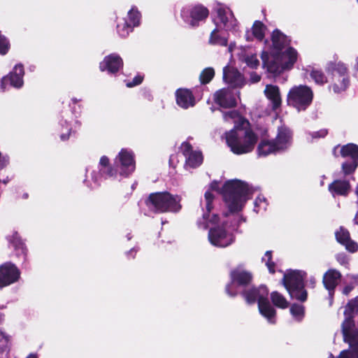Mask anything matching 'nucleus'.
Wrapping results in <instances>:
<instances>
[{
	"label": "nucleus",
	"mask_w": 358,
	"mask_h": 358,
	"mask_svg": "<svg viewBox=\"0 0 358 358\" xmlns=\"http://www.w3.org/2000/svg\"><path fill=\"white\" fill-rule=\"evenodd\" d=\"M290 313L295 320L300 321L304 315V308L301 305L293 304L290 308Z\"/></svg>",
	"instance_id": "35"
},
{
	"label": "nucleus",
	"mask_w": 358,
	"mask_h": 358,
	"mask_svg": "<svg viewBox=\"0 0 358 358\" xmlns=\"http://www.w3.org/2000/svg\"><path fill=\"white\" fill-rule=\"evenodd\" d=\"M143 79V76L138 75V76H135V78L133 79V80L131 82H128L127 83V86L128 87H132L136 85H138L142 83Z\"/></svg>",
	"instance_id": "46"
},
{
	"label": "nucleus",
	"mask_w": 358,
	"mask_h": 358,
	"mask_svg": "<svg viewBox=\"0 0 358 358\" xmlns=\"http://www.w3.org/2000/svg\"><path fill=\"white\" fill-rule=\"evenodd\" d=\"M335 236L337 241L345 246V249L350 252H355L358 250V244L350 238L348 231L343 227H340L336 232Z\"/></svg>",
	"instance_id": "25"
},
{
	"label": "nucleus",
	"mask_w": 358,
	"mask_h": 358,
	"mask_svg": "<svg viewBox=\"0 0 358 358\" xmlns=\"http://www.w3.org/2000/svg\"><path fill=\"white\" fill-rule=\"evenodd\" d=\"M214 19L215 27L236 34L238 31L236 19L232 11L227 7H220Z\"/></svg>",
	"instance_id": "12"
},
{
	"label": "nucleus",
	"mask_w": 358,
	"mask_h": 358,
	"mask_svg": "<svg viewBox=\"0 0 358 358\" xmlns=\"http://www.w3.org/2000/svg\"><path fill=\"white\" fill-rule=\"evenodd\" d=\"M245 37H246V40L247 41H251L252 38H250V36H249V34L247 33L246 35H245Z\"/></svg>",
	"instance_id": "57"
},
{
	"label": "nucleus",
	"mask_w": 358,
	"mask_h": 358,
	"mask_svg": "<svg viewBox=\"0 0 358 358\" xmlns=\"http://www.w3.org/2000/svg\"><path fill=\"white\" fill-rule=\"evenodd\" d=\"M20 278L18 268L10 262H6L0 266V287L15 283Z\"/></svg>",
	"instance_id": "16"
},
{
	"label": "nucleus",
	"mask_w": 358,
	"mask_h": 358,
	"mask_svg": "<svg viewBox=\"0 0 358 358\" xmlns=\"http://www.w3.org/2000/svg\"><path fill=\"white\" fill-rule=\"evenodd\" d=\"M215 71L211 67L206 68L200 75V80L203 84L208 83L214 77Z\"/></svg>",
	"instance_id": "36"
},
{
	"label": "nucleus",
	"mask_w": 358,
	"mask_h": 358,
	"mask_svg": "<svg viewBox=\"0 0 358 358\" xmlns=\"http://www.w3.org/2000/svg\"><path fill=\"white\" fill-rule=\"evenodd\" d=\"M338 148H339V147H336V148H334V152H336V150H337V149H338Z\"/></svg>",
	"instance_id": "58"
},
{
	"label": "nucleus",
	"mask_w": 358,
	"mask_h": 358,
	"mask_svg": "<svg viewBox=\"0 0 358 358\" xmlns=\"http://www.w3.org/2000/svg\"><path fill=\"white\" fill-rule=\"evenodd\" d=\"M13 244L16 250H19L22 255H26L27 248L24 244L20 239L16 238L15 240L13 242Z\"/></svg>",
	"instance_id": "43"
},
{
	"label": "nucleus",
	"mask_w": 358,
	"mask_h": 358,
	"mask_svg": "<svg viewBox=\"0 0 358 358\" xmlns=\"http://www.w3.org/2000/svg\"><path fill=\"white\" fill-rule=\"evenodd\" d=\"M352 69L355 72V74L358 73V56H357L355 59V63L352 66Z\"/></svg>",
	"instance_id": "50"
},
{
	"label": "nucleus",
	"mask_w": 358,
	"mask_h": 358,
	"mask_svg": "<svg viewBox=\"0 0 358 358\" xmlns=\"http://www.w3.org/2000/svg\"><path fill=\"white\" fill-rule=\"evenodd\" d=\"M271 299L273 305L280 308L284 309L289 306V302L286 299L277 292H273L271 294Z\"/></svg>",
	"instance_id": "32"
},
{
	"label": "nucleus",
	"mask_w": 358,
	"mask_h": 358,
	"mask_svg": "<svg viewBox=\"0 0 358 358\" xmlns=\"http://www.w3.org/2000/svg\"><path fill=\"white\" fill-rule=\"evenodd\" d=\"M214 100L217 104L222 108H232L237 104L236 95L229 89H222L214 94Z\"/></svg>",
	"instance_id": "19"
},
{
	"label": "nucleus",
	"mask_w": 358,
	"mask_h": 358,
	"mask_svg": "<svg viewBox=\"0 0 358 358\" xmlns=\"http://www.w3.org/2000/svg\"><path fill=\"white\" fill-rule=\"evenodd\" d=\"M267 208L266 200L263 196H258L255 201V210L257 213L266 210Z\"/></svg>",
	"instance_id": "41"
},
{
	"label": "nucleus",
	"mask_w": 358,
	"mask_h": 358,
	"mask_svg": "<svg viewBox=\"0 0 358 358\" xmlns=\"http://www.w3.org/2000/svg\"><path fill=\"white\" fill-rule=\"evenodd\" d=\"M176 103L182 108L192 107L195 104L194 97L189 90L179 89L176 92Z\"/></svg>",
	"instance_id": "26"
},
{
	"label": "nucleus",
	"mask_w": 358,
	"mask_h": 358,
	"mask_svg": "<svg viewBox=\"0 0 358 358\" xmlns=\"http://www.w3.org/2000/svg\"><path fill=\"white\" fill-rule=\"evenodd\" d=\"M357 1H358V0H357Z\"/></svg>",
	"instance_id": "60"
},
{
	"label": "nucleus",
	"mask_w": 358,
	"mask_h": 358,
	"mask_svg": "<svg viewBox=\"0 0 358 358\" xmlns=\"http://www.w3.org/2000/svg\"><path fill=\"white\" fill-rule=\"evenodd\" d=\"M180 198L168 192L151 194L147 201V206L155 212H178L181 208Z\"/></svg>",
	"instance_id": "8"
},
{
	"label": "nucleus",
	"mask_w": 358,
	"mask_h": 358,
	"mask_svg": "<svg viewBox=\"0 0 358 358\" xmlns=\"http://www.w3.org/2000/svg\"><path fill=\"white\" fill-rule=\"evenodd\" d=\"M279 151L287 149L292 143V133L290 129L285 126L278 129L277 136L273 141Z\"/></svg>",
	"instance_id": "23"
},
{
	"label": "nucleus",
	"mask_w": 358,
	"mask_h": 358,
	"mask_svg": "<svg viewBox=\"0 0 358 358\" xmlns=\"http://www.w3.org/2000/svg\"><path fill=\"white\" fill-rule=\"evenodd\" d=\"M123 66V61L120 55L110 54L104 57L99 64V69L101 71H107L109 73H115Z\"/></svg>",
	"instance_id": "22"
},
{
	"label": "nucleus",
	"mask_w": 358,
	"mask_h": 358,
	"mask_svg": "<svg viewBox=\"0 0 358 358\" xmlns=\"http://www.w3.org/2000/svg\"><path fill=\"white\" fill-rule=\"evenodd\" d=\"M350 291H351V287H345V288H344V289H343V293H344L345 294H348Z\"/></svg>",
	"instance_id": "52"
},
{
	"label": "nucleus",
	"mask_w": 358,
	"mask_h": 358,
	"mask_svg": "<svg viewBox=\"0 0 358 358\" xmlns=\"http://www.w3.org/2000/svg\"><path fill=\"white\" fill-rule=\"evenodd\" d=\"M9 163V157L8 155H1L0 152V169L6 166Z\"/></svg>",
	"instance_id": "48"
},
{
	"label": "nucleus",
	"mask_w": 358,
	"mask_h": 358,
	"mask_svg": "<svg viewBox=\"0 0 358 358\" xmlns=\"http://www.w3.org/2000/svg\"><path fill=\"white\" fill-rule=\"evenodd\" d=\"M358 313V297L350 301L345 307L344 315L345 320L342 324V331L344 341L348 343L358 357V329L355 327L352 320V313Z\"/></svg>",
	"instance_id": "6"
},
{
	"label": "nucleus",
	"mask_w": 358,
	"mask_h": 358,
	"mask_svg": "<svg viewBox=\"0 0 358 358\" xmlns=\"http://www.w3.org/2000/svg\"><path fill=\"white\" fill-rule=\"evenodd\" d=\"M306 276L305 271L299 270H290L284 275L283 285L292 298L301 301L306 300L307 292L304 289L303 284Z\"/></svg>",
	"instance_id": "9"
},
{
	"label": "nucleus",
	"mask_w": 358,
	"mask_h": 358,
	"mask_svg": "<svg viewBox=\"0 0 358 358\" xmlns=\"http://www.w3.org/2000/svg\"><path fill=\"white\" fill-rule=\"evenodd\" d=\"M358 166V161L353 160L349 162H345L342 164V170L345 175L352 173Z\"/></svg>",
	"instance_id": "38"
},
{
	"label": "nucleus",
	"mask_w": 358,
	"mask_h": 358,
	"mask_svg": "<svg viewBox=\"0 0 358 358\" xmlns=\"http://www.w3.org/2000/svg\"><path fill=\"white\" fill-rule=\"evenodd\" d=\"M242 59L252 69H257L259 65V62L257 56L253 54L247 55L244 56Z\"/></svg>",
	"instance_id": "37"
},
{
	"label": "nucleus",
	"mask_w": 358,
	"mask_h": 358,
	"mask_svg": "<svg viewBox=\"0 0 358 358\" xmlns=\"http://www.w3.org/2000/svg\"><path fill=\"white\" fill-rule=\"evenodd\" d=\"M340 152L343 157H350L351 161H358V145L348 143L340 148Z\"/></svg>",
	"instance_id": "30"
},
{
	"label": "nucleus",
	"mask_w": 358,
	"mask_h": 358,
	"mask_svg": "<svg viewBox=\"0 0 358 358\" xmlns=\"http://www.w3.org/2000/svg\"><path fill=\"white\" fill-rule=\"evenodd\" d=\"M313 96L310 87L306 85H294L286 95V103L298 112L304 111L311 105Z\"/></svg>",
	"instance_id": "7"
},
{
	"label": "nucleus",
	"mask_w": 358,
	"mask_h": 358,
	"mask_svg": "<svg viewBox=\"0 0 358 358\" xmlns=\"http://www.w3.org/2000/svg\"><path fill=\"white\" fill-rule=\"evenodd\" d=\"M309 75L317 85H323L328 82L327 78L320 69L313 68L310 71Z\"/></svg>",
	"instance_id": "31"
},
{
	"label": "nucleus",
	"mask_w": 358,
	"mask_h": 358,
	"mask_svg": "<svg viewBox=\"0 0 358 358\" xmlns=\"http://www.w3.org/2000/svg\"><path fill=\"white\" fill-rule=\"evenodd\" d=\"M10 345V337L3 331L0 330V352H3L8 350Z\"/></svg>",
	"instance_id": "39"
},
{
	"label": "nucleus",
	"mask_w": 358,
	"mask_h": 358,
	"mask_svg": "<svg viewBox=\"0 0 358 358\" xmlns=\"http://www.w3.org/2000/svg\"><path fill=\"white\" fill-rule=\"evenodd\" d=\"M264 93L266 99L270 101L272 110H276L281 107L282 97L278 86L266 85Z\"/></svg>",
	"instance_id": "24"
},
{
	"label": "nucleus",
	"mask_w": 358,
	"mask_h": 358,
	"mask_svg": "<svg viewBox=\"0 0 358 358\" xmlns=\"http://www.w3.org/2000/svg\"><path fill=\"white\" fill-rule=\"evenodd\" d=\"M24 70L22 64H16L13 70L1 80L0 88L5 92L8 85L14 88L20 89L24 85Z\"/></svg>",
	"instance_id": "15"
},
{
	"label": "nucleus",
	"mask_w": 358,
	"mask_h": 358,
	"mask_svg": "<svg viewBox=\"0 0 358 358\" xmlns=\"http://www.w3.org/2000/svg\"><path fill=\"white\" fill-rule=\"evenodd\" d=\"M327 134V131L326 129H321L317 131H314L311 133L310 135L313 138H324Z\"/></svg>",
	"instance_id": "47"
},
{
	"label": "nucleus",
	"mask_w": 358,
	"mask_h": 358,
	"mask_svg": "<svg viewBox=\"0 0 358 358\" xmlns=\"http://www.w3.org/2000/svg\"><path fill=\"white\" fill-rule=\"evenodd\" d=\"M229 33V31L221 30L215 27L210 34L209 43L215 45L226 46L228 43Z\"/></svg>",
	"instance_id": "28"
},
{
	"label": "nucleus",
	"mask_w": 358,
	"mask_h": 358,
	"mask_svg": "<svg viewBox=\"0 0 358 358\" xmlns=\"http://www.w3.org/2000/svg\"><path fill=\"white\" fill-rule=\"evenodd\" d=\"M234 48H235V44H234V43H231V44L229 45V48H228L229 52H233V50H234Z\"/></svg>",
	"instance_id": "51"
},
{
	"label": "nucleus",
	"mask_w": 358,
	"mask_h": 358,
	"mask_svg": "<svg viewBox=\"0 0 358 358\" xmlns=\"http://www.w3.org/2000/svg\"><path fill=\"white\" fill-rule=\"evenodd\" d=\"M98 168L99 173L95 171L92 173V180L95 182H99L102 176L106 178H115L117 176L127 178L136 169L135 154L131 149L122 148L114 159L113 167L110 164L109 158L103 155L99 159Z\"/></svg>",
	"instance_id": "3"
},
{
	"label": "nucleus",
	"mask_w": 358,
	"mask_h": 358,
	"mask_svg": "<svg viewBox=\"0 0 358 358\" xmlns=\"http://www.w3.org/2000/svg\"><path fill=\"white\" fill-rule=\"evenodd\" d=\"M272 255L271 251H266L264 256L262 257V262L265 263L270 273L275 272V264L271 261Z\"/></svg>",
	"instance_id": "40"
},
{
	"label": "nucleus",
	"mask_w": 358,
	"mask_h": 358,
	"mask_svg": "<svg viewBox=\"0 0 358 358\" xmlns=\"http://www.w3.org/2000/svg\"><path fill=\"white\" fill-rule=\"evenodd\" d=\"M223 119L226 122L234 124V127L224 134L230 150L237 155L251 152L259 138L250 127V122L235 110L224 113Z\"/></svg>",
	"instance_id": "2"
},
{
	"label": "nucleus",
	"mask_w": 358,
	"mask_h": 358,
	"mask_svg": "<svg viewBox=\"0 0 358 358\" xmlns=\"http://www.w3.org/2000/svg\"><path fill=\"white\" fill-rule=\"evenodd\" d=\"M350 189L349 182L345 180H336L329 185V191L334 197L348 195Z\"/></svg>",
	"instance_id": "27"
},
{
	"label": "nucleus",
	"mask_w": 358,
	"mask_h": 358,
	"mask_svg": "<svg viewBox=\"0 0 358 358\" xmlns=\"http://www.w3.org/2000/svg\"><path fill=\"white\" fill-rule=\"evenodd\" d=\"M208 14V10L201 5L184 8L181 11L183 20L193 27L198 26L199 22L204 20Z\"/></svg>",
	"instance_id": "14"
},
{
	"label": "nucleus",
	"mask_w": 358,
	"mask_h": 358,
	"mask_svg": "<svg viewBox=\"0 0 358 358\" xmlns=\"http://www.w3.org/2000/svg\"><path fill=\"white\" fill-rule=\"evenodd\" d=\"M27 358H38L36 355L31 354L27 357Z\"/></svg>",
	"instance_id": "56"
},
{
	"label": "nucleus",
	"mask_w": 358,
	"mask_h": 358,
	"mask_svg": "<svg viewBox=\"0 0 358 358\" xmlns=\"http://www.w3.org/2000/svg\"><path fill=\"white\" fill-rule=\"evenodd\" d=\"M266 31V27L260 21H255L252 27V33L255 38L259 41L263 40Z\"/></svg>",
	"instance_id": "33"
},
{
	"label": "nucleus",
	"mask_w": 358,
	"mask_h": 358,
	"mask_svg": "<svg viewBox=\"0 0 358 358\" xmlns=\"http://www.w3.org/2000/svg\"><path fill=\"white\" fill-rule=\"evenodd\" d=\"M141 13L136 8H131L127 16L117 18V31L120 36L125 38L140 24Z\"/></svg>",
	"instance_id": "13"
},
{
	"label": "nucleus",
	"mask_w": 358,
	"mask_h": 358,
	"mask_svg": "<svg viewBox=\"0 0 358 358\" xmlns=\"http://www.w3.org/2000/svg\"><path fill=\"white\" fill-rule=\"evenodd\" d=\"M350 350H343L337 358H358L355 353L352 350L350 345Z\"/></svg>",
	"instance_id": "44"
},
{
	"label": "nucleus",
	"mask_w": 358,
	"mask_h": 358,
	"mask_svg": "<svg viewBox=\"0 0 358 358\" xmlns=\"http://www.w3.org/2000/svg\"><path fill=\"white\" fill-rule=\"evenodd\" d=\"M136 249H134V248L131 249V250L129 252V254H131V255L136 254Z\"/></svg>",
	"instance_id": "55"
},
{
	"label": "nucleus",
	"mask_w": 358,
	"mask_h": 358,
	"mask_svg": "<svg viewBox=\"0 0 358 358\" xmlns=\"http://www.w3.org/2000/svg\"><path fill=\"white\" fill-rule=\"evenodd\" d=\"M276 152H279V150L274 141L263 140L257 147V154L259 157H266Z\"/></svg>",
	"instance_id": "29"
},
{
	"label": "nucleus",
	"mask_w": 358,
	"mask_h": 358,
	"mask_svg": "<svg viewBox=\"0 0 358 358\" xmlns=\"http://www.w3.org/2000/svg\"><path fill=\"white\" fill-rule=\"evenodd\" d=\"M341 274L336 269L328 270L323 276V284L329 294V305H332L334 289L338 285Z\"/></svg>",
	"instance_id": "21"
},
{
	"label": "nucleus",
	"mask_w": 358,
	"mask_h": 358,
	"mask_svg": "<svg viewBox=\"0 0 358 358\" xmlns=\"http://www.w3.org/2000/svg\"><path fill=\"white\" fill-rule=\"evenodd\" d=\"M290 40L287 36L278 29H275L271 34V45L268 55H275L280 53V51L289 46Z\"/></svg>",
	"instance_id": "18"
},
{
	"label": "nucleus",
	"mask_w": 358,
	"mask_h": 358,
	"mask_svg": "<svg viewBox=\"0 0 358 358\" xmlns=\"http://www.w3.org/2000/svg\"><path fill=\"white\" fill-rule=\"evenodd\" d=\"M354 221H355V223L356 224H358V210H357V214H356V215L355 217Z\"/></svg>",
	"instance_id": "54"
},
{
	"label": "nucleus",
	"mask_w": 358,
	"mask_h": 358,
	"mask_svg": "<svg viewBox=\"0 0 358 358\" xmlns=\"http://www.w3.org/2000/svg\"><path fill=\"white\" fill-rule=\"evenodd\" d=\"M8 42L6 38L0 34V54L5 55L8 50Z\"/></svg>",
	"instance_id": "42"
},
{
	"label": "nucleus",
	"mask_w": 358,
	"mask_h": 358,
	"mask_svg": "<svg viewBox=\"0 0 358 358\" xmlns=\"http://www.w3.org/2000/svg\"><path fill=\"white\" fill-rule=\"evenodd\" d=\"M260 79H261L260 76H259L256 73H252L250 75V80L252 83H257L260 80Z\"/></svg>",
	"instance_id": "49"
},
{
	"label": "nucleus",
	"mask_w": 358,
	"mask_h": 358,
	"mask_svg": "<svg viewBox=\"0 0 358 358\" xmlns=\"http://www.w3.org/2000/svg\"><path fill=\"white\" fill-rule=\"evenodd\" d=\"M60 129V138L62 141H66L69 139L71 131L72 130V127L70 124L67 122L66 120H62L59 122Z\"/></svg>",
	"instance_id": "34"
},
{
	"label": "nucleus",
	"mask_w": 358,
	"mask_h": 358,
	"mask_svg": "<svg viewBox=\"0 0 358 358\" xmlns=\"http://www.w3.org/2000/svg\"><path fill=\"white\" fill-rule=\"evenodd\" d=\"M231 282L227 285L226 292L230 296H235L241 292L243 287L252 280V275L243 268L239 266L230 273Z\"/></svg>",
	"instance_id": "11"
},
{
	"label": "nucleus",
	"mask_w": 358,
	"mask_h": 358,
	"mask_svg": "<svg viewBox=\"0 0 358 358\" xmlns=\"http://www.w3.org/2000/svg\"><path fill=\"white\" fill-rule=\"evenodd\" d=\"M336 259L338 262V263L341 265L346 266L348 264V256L344 253H340L336 255Z\"/></svg>",
	"instance_id": "45"
},
{
	"label": "nucleus",
	"mask_w": 358,
	"mask_h": 358,
	"mask_svg": "<svg viewBox=\"0 0 358 358\" xmlns=\"http://www.w3.org/2000/svg\"><path fill=\"white\" fill-rule=\"evenodd\" d=\"M180 150L185 157V169L198 167L203 162V156L200 151L193 150L188 142H183L180 145Z\"/></svg>",
	"instance_id": "17"
},
{
	"label": "nucleus",
	"mask_w": 358,
	"mask_h": 358,
	"mask_svg": "<svg viewBox=\"0 0 358 358\" xmlns=\"http://www.w3.org/2000/svg\"><path fill=\"white\" fill-rule=\"evenodd\" d=\"M223 80L233 87H241L245 83L243 75L231 66H227L223 69Z\"/></svg>",
	"instance_id": "20"
},
{
	"label": "nucleus",
	"mask_w": 358,
	"mask_h": 358,
	"mask_svg": "<svg viewBox=\"0 0 358 358\" xmlns=\"http://www.w3.org/2000/svg\"><path fill=\"white\" fill-rule=\"evenodd\" d=\"M309 282H310V283L311 284V285H312L313 287H314V285H315V278L311 277V278L309 279Z\"/></svg>",
	"instance_id": "53"
},
{
	"label": "nucleus",
	"mask_w": 358,
	"mask_h": 358,
	"mask_svg": "<svg viewBox=\"0 0 358 358\" xmlns=\"http://www.w3.org/2000/svg\"><path fill=\"white\" fill-rule=\"evenodd\" d=\"M213 181L209 189L205 192L204 198L201 201L203 213L201 220H198L199 228L206 229L210 228L208 240L214 246L224 248L230 245L234 241V231L237 229L234 224H228L226 220L227 214H223L221 218L217 214L210 213L213 208L212 202L214 199L213 192L222 194L224 201L231 213L242 209L246 201L249 199V188L243 182L238 180L227 181L222 185Z\"/></svg>",
	"instance_id": "1"
},
{
	"label": "nucleus",
	"mask_w": 358,
	"mask_h": 358,
	"mask_svg": "<svg viewBox=\"0 0 358 358\" xmlns=\"http://www.w3.org/2000/svg\"><path fill=\"white\" fill-rule=\"evenodd\" d=\"M329 358H334V356H333V355H332V354H330V355H329Z\"/></svg>",
	"instance_id": "59"
},
{
	"label": "nucleus",
	"mask_w": 358,
	"mask_h": 358,
	"mask_svg": "<svg viewBox=\"0 0 358 358\" xmlns=\"http://www.w3.org/2000/svg\"><path fill=\"white\" fill-rule=\"evenodd\" d=\"M243 296L248 304L257 302L259 313L266 319L268 323H275L276 311L268 301V290L266 287L262 285L245 291L243 292Z\"/></svg>",
	"instance_id": "5"
},
{
	"label": "nucleus",
	"mask_w": 358,
	"mask_h": 358,
	"mask_svg": "<svg viewBox=\"0 0 358 358\" xmlns=\"http://www.w3.org/2000/svg\"><path fill=\"white\" fill-rule=\"evenodd\" d=\"M297 58V51L292 47H288L280 51V53L275 55H268L267 51H263L262 53L263 67L273 74H280L284 71L292 69Z\"/></svg>",
	"instance_id": "4"
},
{
	"label": "nucleus",
	"mask_w": 358,
	"mask_h": 358,
	"mask_svg": "<svg viewBox=\"0 0 358 358\" xmlns=\"http://www.w3.org/2000/svg\"><path fill=\"white\" fill-rule=\"evenodd\" d=\"M331 76L329 88L334 93H341L348 88L350 79L348 69L345 64L342 62L335 64L331 69Z\"/></svg>",
	"instance_id": "10"
}]
</instances>
